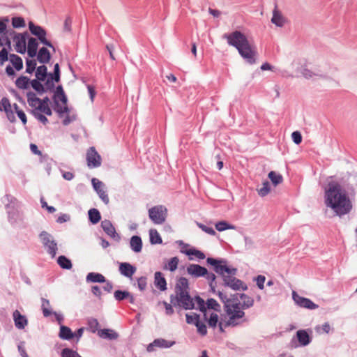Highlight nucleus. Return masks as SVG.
I'll use <instances>...</instances> for the list:
<instances>
[{
	"instance_id": "obj_1",
	"label": "nucleus",
	"mask_w": 357,
	"mask_h": 357,
	"mask_svg": "<svg viewBox=\"0 0 357 357\" xmlns=\"http://www.w3.org/2000/svg\"><path fill=\"white\" fill-rule=\"evenodd\" d=\"M325 203L326 206L331 208L337 215L348 213L351 209V204L344 190L336 182L328 184L325 191Z\"/></svg>"
},
{
	"instance_id": "obj_2",
	"label": "nucleus",
	"mask_w": 357,
	"mask_h": 357,
	"mask_svg": "<svg viewBox=\"0 0 357 357\" xmlns=\"http://www.w3.org/2000/svg\"><path fill=\"white\" fill-rule=\"evenodd\" d=\"M223 38L227 40L229 45L234 47L239 54L250 64L256 62L257 51L256 46L250 43L246 36L239 31H234L230 33H226Z\"/></svg>"
},
{
	"instance_id": "obj_3",
	"label": "nucleus",
	"mask_w": 357,
	"mask_h": 357,
	"mask_svg": "<svg viewBox=\"0 0 357 357\" xmlns=\"http://www.w3.org/2000/svg\"><path fill=\"white\" fill-rule=\"evenodd\" d=\"M207 263L214 266L215 271L222 276L224 284L232 289L233 290H246L247 285L241 280L234 277L236 273V268H230L225 264H222L223 261H219L213 258L208 257Z\"/></svg>"
},
{
	"instance_id": "obj_4",
	"label": "nucleus",
	"mask_w": 357,
	"mask_h": 357,
	"mask_svg": "<svg viewBox=\"0 0 357 357\" xmlns=\"http://www.w3.org/2000/svg\"><path fill=\"white\" fill-rule=\"evenodd\" d=\"M225 310L228 317L225 322V326H236L245 321V312L238 301L233 300L232 302L226 303Z\"/></svg>"
},
{
	"instance_id": "obj_5",
	"label": "nucleus",
	"mask_w": 357,
	"mask_h": 357,
	"mask_svg": "<svg viewBox=\"0 0 357 357\" xmlns=\"http://www.w3.org/2000/svg\"><path fill=\"white\" fill-rule=\"evenodd\" d=\"M29 105L32 108L33 115L44 114L47 116L52 114L50 105H45L41 102L40 99L33 92H28L26 94Z\"/></svg>"
},
{
	"instance_id": "obj_6",
	"label": "nucleus",
	"mask_w": 357,
	"mask_h": 357,
	"mask_svg": "<svg viewBox=\"0 0 357 357\" xmlns=\"http://www.w3.org/2000/svg\"><path fill=\"white\" fill-rule=\"evenodd\" d=\"M6 33L13 40L15 50L18 53L24 54L26 50V37L28 33L26 31L17 33L13 29H9Z\"/></svg>"
},
{
	"instance_id": "obj_7",
	"label": "nucleus",
	"mask_w": 357,
	"mask_h": 357,
	"mask_svg": "<svg viewBox=\"0 0 357 357\" xmlns=\"http://www.w3.org/2000/svg\"><path fill=\"white\" fill-rule=\"evenodd\" d=\"M149 215L153 223L162 224L166 219L167 209L162 206H155L149 210Z\"/></svg>"
},
{
	"instance_id": "obj_8",
	"label": "nucleus",
	"mask_w": 357,
	"mask_h": 357,
	"mask_svg": "<svg viewBox=\"0 0 357 357\" xmlns=\"http://www.w3.org/2000/svg\"><path fill=\"white\" fill-rule=\"evenodd\" d=\"M29 28L31 33L36 36L42 44L54 49L52 43L47 40V32L42 26L35 25L33 22H29Z\"/></svg>"
},
{
	"instance_id": "obj_9",
	"label": "nucleus",
	"mask_w": 357,
	"mask_h": 357,
	"mask_svg": "<svg viewBox=\"0 0 357 357\" xmlns=\"http://www.w3.org/2000/svg\"><path fill=\"white\" fill-rule=\"evenodd\" d=\"M40 240L45 248H47V252L54 257L56 254L57 245L53 240L52 236L46 231H43L40 235Z\"/></svg>"
},
{
	"instance_id": "obj_10",
	"label": "nucleus",
	"mask_w": 357,
	"mask_h": 357,
	"mask_svg": "<svg viewBox=\"0 0 357 357\" xmlns=\"http://www.w3.org/2000/svg\"><path fill=\"white\" fill-rule=\"evenodd\" d=\"M175 300L179 306L185 310H190L195 307L193 299L190 297L189 291L176 293Z\"/></svg>"
},
{
	"instance_id": "obj_11",
	"label": "nucleus",
	"mask_w": 357,
	"mask_h": 357,
	"mask_svg": "<svg viewBox=\"0 0 357 357\" xmlns=\"http://www.w3.org/2000/svg\"><path fill=\"white\" fill-rule=\"evenodd\" d=\"M292 298L295 303L301 307L309 310L318 308V305L314 303L310 299L301 296L295 291L292 292Z\"/></svg>"
},
{
	"instance_id": "obj_12",
	"label": "nucleus",
	"mask_w": 357,
	"mask_h": 357,
	"mask_svg": "<svg viewBox=\"0 0 357 357\" xmlns=\"http://www.w3.org/2000/svg\"><path fill=\"white\" fill-rule=\"evenodd\" d=\"M87 165L89 168H95L100 166L101 158L94 147H91L86 153Z\"/></svg>"
},
{
	"instance_id": "obj_13",
	"label": "nucleus",
	"mask_w": 357,
	"mask_h": 357,
	"mask_svg": "<svg viewBox=\"0 0 357 357\" xmlns=\"http://www.w3.org/2000/svg\"><path fill=\"white\" fill-rule=\"evenodd\" d=\"M91 182L95 190L98 194L100 198L105 204H107L109 202V199L105 190L104 183L96 178H93Z\"/></svg>"
},
{
	"instance_id": "obj_14",
	"label": "nucleus",
	"mask_w": 357,
	"mask_h": 357,
	"mask_svg": "<svg viewBox=\"0 0 357 357\" xmlns=\"http://www.w3.org/2000/svg\"><path fill=\"white\" fill-rule=\"evenodd\" d=\"M0 111L5 112L8 119L10 122H14L15 121V116L12 109V105L10 100L6 97H3L0 101Z\"/></svg>"
},
{
	"instance_id": "obj_15",
	"label": "nucleus",
	"mask_w": 357,
	"mask_h": 357,
	"mask_svg": "<svg viewBox=\"0 0 357 357\" xmlns=\"http://www.w3.org/2000/svg\"><path fill=\"white\" fill-rule=\"evenodd\" d=\"M13 319L15 326L17 329L22 330L28 324V320L24 315H22L17 310H15L13 313Z\"/></svg>"
},
{
	"instance_id": "obj_16",
	"label": "nucleus",
	"mask_w": 357,
	"mask_h": 357,
	"mask_svg": "<svg viewBox=\"0 0 357 357\" xmlns=\"http://www.w3.org/2000/svg\"><path fill=\"white\" fill-rule=\"evenodd\" d=\"M187 272L193 277L199 278L205 276V275L207 274V269L198 264H190L187 267Z\"/></svg>"
},
{
	"instance_id": "obj_17",
	"label": "nucleus",
	"mask_w": 357,
	"mask_h": 357,
	"mask_svg": "<svg viewBox=\"0 0 357 357\" xmlns=\"http://www.w3.org/2000/svg\"><path fill=\"white\" fill-rule=\"evenodd\" d=\"M119 271L123 275L131 278L136 271V268L129 263L123 262L119 265Z\"/></svg>"
},
{
	"instance_id": "obj_18",
	"label": "nucleus",
	"mask_w": 357,
	"mask_h": 357,
	"mask_svg": "<svg viewBox=\"0 0 357 357\" xmlns=\"http://www.w3.org/2000/svg\"><path fill=\"white\" fill-rule=\"evenodd\" d=\"M101 227L104 231L113 238H119L114 227L109 220H105L101 222Z\"/></svg>"
},
{
	"instance_id": "obj_19",
	"label": "nucleus",
	"mask_w": 357,
	"mask_h": 357,
	"mask_svg": "<svg viewBox=\"0 0 357 357\" xmlns=\"http://www.w3.org/2000/svg\"><path fill=\"white\" fill-rule=\"evenodd\" d=\"M175 344L174 341H167L165 339H156L155 340L153 343L150 344L148 347L147 350L148 351H152V347H162V348H169L173 346Z\"/></svg>"
},
{
	"instance_id": "obj_20",
	"label": "nucleus",
	"mask_w": 357,
	"mask_h": 357,
	"mask_svg": "<svg viewBox=\"0 0 357 357\" xmlns=\"http://www.w3.org/2000/svg\"><path fill=\"white\" fill-rule=\"evenodd\" d=\"M38 43L35 38H30L27 44V54L29 57L33 58L37 54Z\"/></svg>"
},
{
	"instance_id": "obj_21",
	"label": "nucleus",
	"mask_w": 357,
	"mask_h": 357,
	"mask_svg": "<svg viewBox=\"0 0 357 357\" xmlns=\"http://www.w3.org/2000/svg\"><path fill=\"white\" fill-rule=\"evenodd\" d=\"M272 23L278 26H283L286 22V19L283 17L281 13L275 8L273 11V17L271 19Z\"/></svg>"
},
{
	"instance_id": "obj_22",
	"label": "nucleus",
	"mask_w": 357,
	"mask_h": 357,
	"mask_svg": "<svg viewBox=\"0 0 357 357\" xmlns=\"http://www.w3.org/2000/svg\"><path fill=\"white\" fill-rule=\"evenodd\" d=\"M238 303H240L241 307L244 310L253 306L254 299L245 294H241L240 301H238Z\"/></svg>"
},
{
	"instance_id": "obj_23",
	"label": "nucleus",
	"mask_w": 357,
	"mask_h": 357,
	"mask_svg": "<svg viewBox=\"0 0 357 357\" xmlns=\"http://www.w3.org/2000/svg\"><path fill=\"white\" fill-rule=\"evenodd\" d=\"M37 55L38 61L41 63H47L51 58L50 53L46 47H41Z\"/></svg>"
},
{
	"instance_id": "obj_24",
	"label": "nucleus",
	"mask_w": 357,
	"mask_h": 357,
	"mask_svg": "<svg viewBox=\"0 0 357 357\" xmlns=\"http://www.w3.org/2000/svg\"><path fill=\"white\" fill-rule=\"evenodd\" d=\"M189 291V284L188 280L185 278H180L177 281L175 287V292H185Z\"/></svg>"
},
{
	"instance_id": "obj_25",
	"label": "nucleus",
	"mask_w": 357,
	"mask_h": 357,
	"mask_svg": "<svg viewBox=\"0 0 357 357\" xmlns=\"http://www.w3.org/2000/svg\"><path fill=\"white\" fill-rule=\"evenodd\" d=\"M155 285L161 291H164L167 289L166 280L165 278L162 276V274L160 272L155 273Z\"/></svg>"
},
{
	"instance_id": "obj_26",
	"label": "nucleus",
	"mask_w": 357,
	"mask_h": 357,
	"mask_svg": "<svg viewBox=\"0 0 357 357\" xmlns=\"http://www.w3.org/2000/svg\"><path fill=\"white\" fill-rule=\"evenodd\" d=\"M59 336L62 340H69L73 338L75 335L69 327L61 326Z\"/></svg>"
},
{
	"instance_id": "obj_27",
	"label": "nucleus",
	"mask_w": 357,
	"mask_h": 357,
	"mask_svg": "<svg viewBox=\"0 0 357 357\" xmlns=\"http://www.w3.org/2000/svg\"><path fill=\"white\" fill-rule=\"evenodd\" d=\"M296 336L299 343L303 346H306L310 342V336L305 330L298 331Z\"/></svg>"
},
{
	"instance_id": "obj_28",
	"label": "nucleus",
	"mask_w": 357,
	"mask_h": 357,
	"mask_svg": "<svg viewBox=\"0 0 357 357\" xmlns=\"http://www.w3.org/2000/svg\"><path fill=\"white\" fill-rule=\"evenodd\" d=\"M131 249L135 252H139L142 248V241L139 236H133L130 239Z\"/></svg>"
},
{
	"instance_id": "obj_29",
	"label": "nucleus",
	"mask_w": 357,
	"mask_h": 357,
	"mask_svg": "<svg viewBox=\"0 0 357 357\" xmlns=\"http://www.w3.org/2000/svg\"><path fill=\"white\" fill-rule=\"evenodd\" d=\"M204 319L207 321L208 324L211 328H215L218 323V315L212 312L210 314L209 317L208 318V312L206 311L204 314Z\"/></svg>"
},
{
	"instance_id": "obj_30",
	"label": "nucleus",
	"mask_w": 357,
	"mask_h": 357,
	"mask_svg": "<svg viewBox=\"0 0 357 357\" xmlns=\"http://www.w3.org/2000/svg\"><path fill=\"white\" fill-rule=\"evenodd\" d=\"M100 337L109 340H115L118 337V334L112 330L102 329L98 331Z\"/></svg>"
},
{
	"instance_id": "obj_31",
	"label": "nucleus",
	"mask_w": 357,
	"mask_h": 357,
	"mask_svg": "<svg viewBox=\"0 0 357 357\" xmlns=\"http://www.w3.org/2000/svg\"><path fill=\"white\" fill-rule=\"evenodd\" d=\"M86 281L91 282H105V278L100 273L92 272L87 275Z\"/></svg>"
},
{
	"instance_id": "obj_32",
	"label": "nucleus",
	"mask_w": 357,
	"mask_h": 357,
	"mask_svg": "<svg viewBox=\"0 0 357 357\" xmlns=\"http://www.w3.org/2000/svg\"><path fill=\"white\" fill-rule=\"evenodd\" d=\"M268 178L271 181L272 183L276 186L278 184H280L283 182V177L282 176L277 173L274 171H271L268 173Z\"/></svg>"
},
{
	"instance_id": "obj_33",
	"label": "nucleus",
	"mask_w": 357,
	"mask_h": 357,
	"mask_svg": "<svg viewBox=\"0 0 357 357\" xmlns=\"http://www.w3.org/2000/svg\"><path fill=\"white\" fill-rule=\"evenodd\" d=\"M47 68L45 66L43 65L38 66L36 69V79L41 81H45L46 77H48Z\"/></svg>"
},
{
	"instance_id": "obj_34",
	"label": "nucleus",
	"mask_w": 357,
	"mask_h": 357,
	"mask_svg": "<svg viewBox=\"0 0 357 357\" xmlns=\"http://www.w3.org/2000/svg\"><path fill=\"white\" fill-rule=\"evenodd\" d=\"M29 79L26 76H20L15 81L16 86L21 89H26L30 84Z\"/></svg>"
},
{
	"instance_id": "obj_35",
	"label": "nucleus",
	"mask_w": 357,
	"mask_h": 357,
	"mask_svg": "<svg viewBox=\"0 0 357 357\" xmlns=\"http://www.w3.org/2000/svg\"><path fill=\"white\" fill-rule=\"evenodd\" d=\"M10 61L17 70H20L23 68L22 59L19 56L10 54Z\"/></svg>"
},
{
	"instance_id": "obj_36",
	"label": "nucleus",
	"mask_w": 357,
	"mask_h": 357,
	"mask_svg": "<svg viewBox=\"0 0 357 357\" xmlns=\"http://www.w3.org/2000/svg\"><path fill=\"white\" fill-rule=\"evenodd\" d=\"M89 217L93 224L98 223L101 218L100 212L96 208H91L89 211Z\"/></svg>"
},
{
	"instance_id": "obj_37",
	"label": "nucleus",
	"mask_w": 357,
	"mask_h": 357,
	"mask_svg": "<svg viewBox=\"0 0 357 357\" xmlns=\"http://www.w3.org/2000/svg\"><path fill=\"white\" fill-rule=\"evenodd\" d=\"M179 259L177 257H172L169 259L168 263L164 266L165 269H168L170 271H174L178 266Z\"/></svg>"
},
{
	"instance_id": "obj_38",
	"label": "nucleus",
	"mask_w": 357,
	"mask_h": 357,
	"mask_svg": "<svg viewBox=\"0 0 357 357\" xmlns=\"http://www.w3.org/2000/svg\"><path fill=\"white\" fill-rule=\"evenodd\" d=\"M54 110L60 115L62 116L65 113L69 112V109L67 106V103L62 104L61 102H54Z\"/></svg>"
},
{
	"instance_id": "obj_39",
	"label": "nucleus",
	"mask_w": 357,
	"mask_h": 357,
	"mask_svg": "<svg viewBox=\"0 0 357 357\" xmlns=\"http://www.w3.org/2000/svg\"><path fill=\"white\" fill-rule=\"evenodd\" d=\"M57 262L59 265L65 269H70L72 268V263L70 259L65 256H60L58 258Z\"/></svg>"
},
{
	"instance_id": "obj_40",
	"label": "nucleus",
	"mask_w": 357,
	"mask_h": 357,
	"mask_svg": "<svg viewBox=\"0 0 357 357\" xmlns=\"http://www.w3.org/2000/svg\"><path fill=\"white\" fill-rule=\"evenodd\" d=\"M150 241L152 244H160L162 238L156 229L150 230Z\"/></svg>"
},
{
	"instance_id": "obj_41",
	"label": "nucleus",
	"mask_w": 357,
	"mask_h": 357,
	"mask_svg": "<svg viewBox=\"0 0 357 357\" xmlns=\"http://www.w3.org/2000/svg\"><path fill=\"white\" fill-rule=\"evenodd\" d=\"M41 80L38 79H33L30 84L33 89L36 90L38 93L42 94L45 91V86L40 83Z\"/></svg>"
},
{
	"instance_id": "obj_42",
	"label": "nucleus",
	"mask_w": 357,
	"mask_h": 357,
	"mask_svg": "<svg viewBox=\"0 0 357 357\" xmlns=\"http://www.w3.org/2000/svg\"><path fill=\"white\" fill-rule=\"evenodd\" d=\"M183 252L188 256L193 255L199 259H204L206 257L205 255L202 252L196 250L195 248L186 250Z\"/></svg>"
},
{
	"instance_id": "obj_43",
	"label": "nucleus",
	"mask_w": 357,
	"mask_h": 357,
	"mask_svg": "<svg viewBox=\"0 0 357 357\" xmlns=\"http://www.w3.org/2000/svg\"><path fill=\"white\" fill-rule=\"evenodd\" d=\"M215 229L219 231H223L227 229H234L235 227L225 221H220L215 224Z\"/></svg>"
},
{
	"instance_id": "obj_44",
	"label": "nucleus",
	"mask_w": 357,
	"mask_h": 357,
	"mask_svg": "<svg viewBox=\"0 0 357 357\" xmlns=\"http://www.w3.org/2000/svg\"><path fill=\"white\" fill-rule=\"evenodd\" d=\"M42 310L43 313L45 317H48L50 314H52V312L50 310V301L47 299L42 298Z\"/></svg>"
},
{
	"instance_id": "obj_45",
	"label": "nucleus",
	"mask_w": 357,
	"mask_h": 357,
	"mask_svg": "<svg viewBox=\"0 0 357 357\" xmlns=\"http://www.w3.org/2000/svg\"><path fill=\"white\" fill-rule=\"evenodd\" d=\"M262 185L263 186L258 190V194L261 197H264L267 195L271 191L270 183L268 181H266L263 183Z\"/></svg>"
},
{
	"instance_id": "obj_46",
	"label": "nucleus",
	"mask_w": 357,
	"mask_h": 357,
	"mask_svg": "<svg viewBox=\"0 0 357 357\" xmlns=\"http://www.w3.org/2000/svg\"><path fill=\"white\" fill-rule=\"evenodd\" d=\"M12 25L14 28L24 27L26 24L24 18L21 17H15L12 18Z\"/></svg>"
},
{
	"instance_id": "obj_47",
	"label": "nucleus",
	"mask_w": 357,
	"mask_h": 357,
	"mask_svg": "<svg viewBox=\"0 0 357 357\" xmlns=\"http://www.w3.org/2000/svg\"><path fill=\"white\" fill-rule=\"evenodd\" d=\"M13 107H14L15 111L16 114H17L18 117L22 121L23 124L25 125L27 122V119H26V116L25 113L22 109H20L19 108V107L17 104L15 103L13 105Z\"/></svg>"
},
{
	"instance_id": "obj_48",
	"label": "nucleus",
	"mask_w": 357,
	"mask_h": 357,
	"mask_svg": "<svg viewBox=\"0 0 357 357\" xmlns=\"http://www.w3.org/2000/svg\"><path fill=\"white\" fill-rule=\"evenodd\" d=\"M186 322L188 324H195L196 325L199 321V316L195 313H192L191 314H186Z\"/></svg>"
},
{
	"instance_id": "obj_49",
	"label": "nucleus",
	"mask_w": 357,
	"mask_h": 357,
	"mask_svg": "<svg viewBox=\"0 0 357 357\" xmlns=\"http://www.w3.org/2000/svg\"><path fill=\"white\" fill-rule=\"evenodd\" d=\"M61 357H81L76 351L66 348L62 350Z\"/></svg>"
},
{
	"instance_id": "obj_50",
	"label": "nucleus",
	"mask_w": 357,
	"mask_h": 357,
	"mask_svg": "<svg viewBox=\"0 0 357 357\" xmlns=\"http://www.w3.org/2000/svg\"><path fill=\"white\" fill-rule=\"evenodd\" d=\"M130 296V293L126 291L117 290L114 292V298L117 301H122Z\"/></svg>"
},
{
	"instance_id": "obj_51",
	"label": "nucleus",
	"mask_w": 357,
	"mask_h": 357,
	"mask_svg": "<svg viewBox=\"0 0 357 357\" xmlns=\"http://www.w3.org/2000/svg\"><path fill=\"white\" fill-rule=\"evenodd\" d=\"M193 301L195 305H197V307L199 308L201 311L204 312L206 311L204 301L199 296H196Z\"/></svg>"
},
{
	"instance_id": "obj_52",
	"label": "nucleus",
	"mask_w": 357,
	"mask_h": 357,
	"mask_svg": "<svg viewBox=\"0 0 357 357\" xmlns=\"http://www.w3.org/2000/svg\"><path fill=\"white\" fill-rule=\"evenodd\" d=\"M207 307L209 309H213L216 311H220V305L218 304V303L213 298L208 299L207 301Z\"/></svg>"
},
{
	"instance_id": "obj_53",
	"label": "nucleus",
	"mask_w": 357,
	"mask_h": 357,
	"mask_svg": "<svg viewBox=\"0 0 357 357\" xmlns=\"http://www.w3.org/2000/svg\"><path fill=\"white\" fill-rule=\"evenodd\" d=\"M26 72L32 73L36 67V62L35 60H26Z\"/></svg>"
},
{
	"instance_id": "obj_54",
	"label": "nucleus",
	"mask_w": 357,
	"mask_h": 357,
	"mask_svg": "<svg viewBox=\"0 0 357 357\" xmlns=\"http://www.w3.org/2000/svg\"><path fill=\"white\" fill-rule=\"evenodd\" d=\"M54 78L52 74H50L47 77V79L45 83V89L46 90H52L54 88V84L53 82Z\"/></svg>"
},
{
	"instance_id": "obj_55",
	"label": "nucleus",
	"mask_w": 357,
	"mask_h": 357,
	"mask_svg": "<svg viewBox=\"0 0 357 357\" xmlns=\"http://www.w3.org/2000/svg\"><path fill=\"white\" fill-rule=\"evenodd\" d=\"M197 328V332L202 335H206L207 334V328L206 326L204 323L201 322L200 321L195 325Z\"/></svg>"
},
{
	"instance_id": "obj_56",
	"label": "nucleus",
	"mask_w": 357,
	"mask_h": 357,
	"mask_svg": "<svg viewBox=\"0 0 357 357\" xmlns=\"http://www.w3.org/2000/svg\"><path fill=\"white\" fill-rule=\"evenodd\" d=\"M197 225L200 229H202V231L207 233L208 234L214 236L216 234L212 227H207L202 223H197Z\"/></svg>"
},
{
	"instance_id": "obj_57",
	"label": "nucleus",
	"mask_w": 357,
	"mask_h": 357,
	"mask_svg": "<svg viewBox=\"0 0 357 357\" xmlns=\"http://www.w3.org/2000/svg\"><path fill=\"white\" fill-rule=\"evenodd\" d=\"M206 279L209 281V284H210V287L212 289L213 291H215V286L213 285V282H215V275L214 273H208L207 272V274L205 275Z\"/></svg>"
},
{
	"instance_id": "obj_58",
	"label": "nucleus",
	"mask_w": 357,
	"mask_h": 357,
	"mask_svg": "<svg viewBox=\"0 0 357 357\" xmlns=\"http://www.w3.org/2000/svg\"><path fill=\"white\" fill-rule=\"evenodd\" d=\"M291 138L296 144H300L302 142V135L298 131L293 132L291 134Z\"/></svg>"
},
{
	"instance_id": "obj_59",
	"label": "nucleus",
	"mask_w": 357,
	"mask_h": 357,
	"mask_svg": "<svg viewBox=\"0 0 357 357\" xmlns=\"http://www.w3.org/2000/svg\"><path fill=\"white\" fill-rule=\"evenodd\" d=\"M54 101L61 102L62 104L67 103V98L65 93L59 95H54Z\"/></svg>"
},
{
	"instance_id": "obj_60",
	"label": "nucleus",
	"mask_w": 357,
	"mask_h": 357,
	"mask_svg": "<svg viewBox=\"0 0 357 357\" xmlns=\"http://www.w3.org/2000/svg\"><path fill=\"white\" fill-rule=\"evenodd\" d=\"M8 60V51L6 48H3L0 51V65H3Z\"/></svg>"
},
{
	"instance_id": "obj_61",
	"label": "nucleus",
	"mask_w": 357,
	"mask_h": 357,
	"mask_svg": "<svg viewBox=\"0 0 357 357\" xmlns=\"http://www.w3.org/2000/svg\"><path fill=\"white\" fill-rule=\"evenodd\" d=\"M53 78L55 82H58L60 80V70L59 63H56L54 68Z\"/></svg>"
},
{
	"instance_id": "obj_62",
	"label": "nucleus",
	"mask_w": 357,
	"mask_h": 357,
	"mask_svg": "<svg viewBox=\"0 0 357 357\" xmlns=\"http://www.w3.org/2000/svg\"><path fill=\"white\" fill-rule=\"evenodd\" d=\"M137 286L140 290L145 289L146 287V278L145 277H141L137 279Z\"/></svg>"
},
{
	"instance_id": "obj_63",
	"label": "nucleus",
	"mask_w": 357,
	"mask_h": 357,
	"mask_svg": "<svg viewBox=\"0 0 357 357\" xmlns=\"http://www.w3.org/2000/svg\"><path fill=\"white\" fill-rule=\"evenodd\" d=\"M72 20L70 17H66L63 24V30L66 32L71 31Z\"/></svg>"
},
{
	"instance_id": "obj_64",
	"label": "nucleus",
	"mask_w": 357,
	"mask_h": 357,
	"mask_svg": "<svg viewBox=\"0 0 357 357\" xmlns=\"http://www.w3.org/2000/svg\"><path fill=\"white\" fill-rule=\"evenodd\" d=\"M265 279V277L263 275H259L257 278V285L260 289H263L264 288Z\"/></svg>"
}]
</instances>
